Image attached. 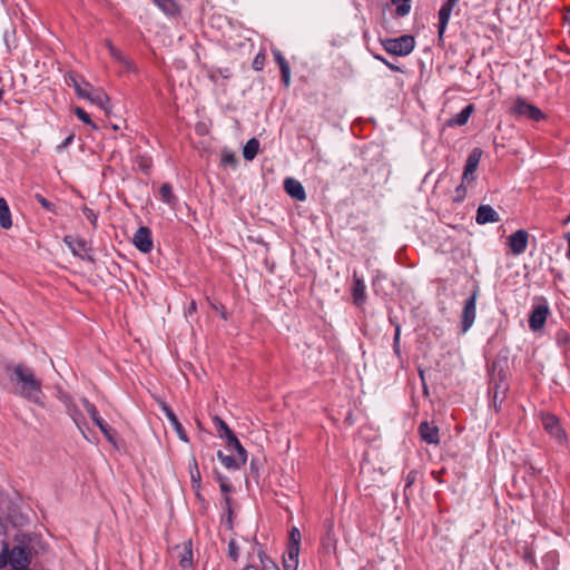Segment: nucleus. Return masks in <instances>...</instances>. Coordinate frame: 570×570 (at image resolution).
Returning a JSON list of instances; mask_svg holds the SVG:
<instances>
[{
    "instance_id": "obj_1",
    "label": "nucleus",
    "mask_w": 570,
    "mask_h": 570,
    "mask_svg": "<svg viewBox=\"0 0 570 570\" xmlns=\"http://www.w3.org/2000/svg\"><path fill=\"white\" fill-rule=\"evenodd\" d=\"M4 370L17 395L45 407L42 381L30 366L23 363L7 364Z\"/></svg>"
},
{
    "instance_id": "obj_2",
    "label": "nucleus",
    "mask_w": 570,
    "mask_h": 570,
    "mask_svg": "<svg viewBox=\"0 0 570 570\" xmlns=\"http://www.w3.org/2000/svg\"><path fill=\"white\" fill-rule=\"evenodd\" d=\"M384 50L393 56H409L415 48V39L411 35H403L396 38L381 39Z\"/></svg>"
},
{
    "instance_id": "obj_3",
    "label": "nucleus",
    "mask_w": 570,
    "mask_h": 570,
    "mask_svg": "<svg viewBox=\"0 0 570 570\" xmlns=\"http://www.w3.org/2000/svg\"><path fill=\"white\" fill-rule=\"evenodd\" d=\"M2 564H9L11 570H30V558L27 549L21 546H16L11 550L2 551L0 554Z\"/></svg>"
},
{
    "instance_id": "obj_4",
    "label": "nucleus",
    "mask_w": 570,
    "mask_h": 570,
    "mask_svg": "<svg viewBox=\"0 0 570 570\" xmlns=\"http://www.w3.org/2000/svg\"><path fill=\"white\" fill-rule=\"evenodd\" d=\"M510 115L517 118H527L533 121H540L544 114L534 105L529 104L524 98L518 97L510 107Z\"/></svg>"
},
{
    "instance_id": "obj_5",
    "label": "nucleus",
    "mask_w": 570,
    "mask_h": 570,
    "mask_svg": "<svg viewBox=\"0 0 570 570\" xmlns=\"http://www.w3.org/2000/svg\"><path fill=\"white\" fill-rule=\"evenodd\" d=\"M480 294V287L478 285L474 286L471 295L464 302L462 313H461V332L466 333L473 325L476 317V299Z\"/></svg>"
},
{
    "instance_id": "obj_6",
    "label": "nucleus",
    "mask_w": 570,
    "mask_h": 570,
    "mask_svg": "<svg viewBox=\"0 0 570 570\" xmlns=\"http://www.w3.org/2000/svg\"><path fill=\"white\" fill-rule=\"evenodd\" d=\"M77 96L81 99L90 101L106 112L109 110L108 95L102 89L95 88L87 81H83V87Z\"/></svg>"
},
{
    "instance_id": "obj_7",
    "label": "nucleus",
    "mask_w": 570,
    "mask_h": 570,
    "mask_svg": "<svg viewBox=\"0 0 570 570\" xmlns=\"http://www.w3.org/2000/svg\"><path fill=\"white\" fill-rule=\"evenodd\" d=\"M169 552H170L171 559L177 561L178 564L184 570L193 568L194 552H193V542L190 539L185 540L184 542L174 546Z\"/></svg>"
},
{
    "instance_id": "obj_8",
    "label": "nucleus",
    "mask_w": 570,
    "mask_h": 570,
    "mask_svg": "<svg viewBox=\"0 0 570 570\" xmlns=\"http://www.w3.org/2000/svg\"><path fill=\"white\" fill-rule=\"evenodd\" d=\"M58 399L65 405L67 413L72 419L75 424L83 433L82 425L86 424L85 417L72 396L69 393L59 392Z\"/></svg>"
},
{
    "instance_id": "obj_9",
    "label": "nucleus",
    "mask_w": 570,
    "mask_h": 570,
    "mask_svg": "<svg viewBox=\"0 0 570 570\" xmlns=\"http://www.w3.org/2000/svg\"><path fill=\"white\" fill-rule=\"evenodd\" d=\"M132 244L139 252L144 254L150 253L154 247L151 230L146 226L139 227L134 234Z\"/></svg>"
},
{
    "instance_id": "obj_10",
    "label": "nucleus",
    "mask_w": 570,
    "mask_h": 570,
    "mask_svg": "<svg viewBox=\"0 0 570 570\" xmlns=\"http://www.w3.org/2000/svg\"><path fill=\"white\" fill-rule=\"evenodd\" d=\"M529 233L525 229H518L508 238V246L515 256L521 255L528 247Z\"/></svg>"
},
{
    "instance_id": "obj_11",
    "label": "nucleus",
    "mask_w": 570,
    "mask_h": 570,
    "mask_svg": "<svg viewBox=\"0 0 570 570\" xmlns=\"http://www.w3.org/2000/svg\"><path fill=\"white\" fill-rule=\"evenodd\" d=\"M482 149L481 148H474L470 155L468 156V159L465 161L462 180L463 183L470 184L475 179L474 173L478 169L479 163L482 157Z\"/></svg>"
},
{
    "instance_id": "obj_12",
    "label": "nucleus",
    "mask_w": 570,
    "mask_h": 570,
    "mask_svg": "<svg viewBox=\"0 0 570 570\" xmlns=\"http://www.w3.org/2000/svg\"><path fill=\"white\" fill-rule=\"evenodd\" d=\"M458 2L459 0H446L439 10L438 33L440 39L443 38L451 17V12Z\"/></svg>"
},
{
    "instance_id": "obj_13",
    "label": "nucleus",
    "mask_w": 570,
    "mask_h": 570,
    "mask_svg": "<svg viewBox=\"0 0 570 570\" xmlns=\"http://www.w3.org/2000/svg\"><path fill=\"white\" fill-rule=\"evenodd\" d=\"M549 314V306L547 303L534 306L529 317V327L532 331H539L543 327L547 316Z\"/></svg>"
},
{
    "instance_id": "obj_14",
    "label": "nucleus",
    "mask_w": 570,
    "mask_h": 570,
    "mask_svg": "<svg viewBox=\"0 0 570 570\" xmlns=\"http://www.w3.org/2000/svg\"><path fill=\"white\" fill-rule=\"evenodd\" d=\"M419 433L421 439L428 444L438 445L440 443L439 428L428 421L419 425Z\"/></svg>"
},
{
    "instance_id": "obj_15",
    "label": "nucleus",
    "mask_w": 570,
    "mask_h": 570,
    "mask_svg": "<svg viewBox=\"0 0 570 570\" xmlns=\"http://www.w3.org/2000/svg\"><path fill=\"white\" fill-rule=\"evenodd\" d=\"M63 242L76 256L83 257L90 250V246L83 238L68 235L65 236Z\"/></svg>"
},
{
    "instance_id": "obj_16",
    "label": "nucleus",
    "mask_w": 570,
    "mask_h": 570,
    "mask_svg": "<svg viewBox=\"0 0 570 570\" xmlns=\"http://www.w3.org/2000/svg\"><path fill=\"white\" fill-rule=\"evenodd\" d=\"M284 189L292 198L298 202H304L306 199V193L303 185L295 178H286L284 180Z\"/></svg>"
},
{
    "instance_id": "obj_17",
    "label": "nucleus",
    "mask_w": 570,
    "mask_h": 570,
    "mask_svg": "<svg viewBox=\"0 0 570 570\" xmlns=\"http://www.w3.org/2000/svg\"><path fill=\"white\" fill-rule=\"evenodd\" d=\"M542 423H543L546 431L550 435H552L553 438H556L557 440H560V441L564 439V436H566L564 431L561 428L560 422L557 419V416H554L552 414H547L546 416H543Z\"/></svg>"
},
{
    "instance_id": "obj_18",
    "label": "nucleus",
    "mask_w": 570,
    "mask_h": 570,
    "mask_svg": "<svg viewBox=\"0 0 570 570\" xmlns=\"http://www.w3.org/2000/svg\"><path fill=\"white\" fill-rule=\"evenodd\" d=\"M499 220V214L490 205L479 206L475 215V222L479 225H484L488 223H498Z\"/></svg>"
},
{
    "instance_id": "obj_19",
    "label": "nucleus",
    "mask_w": 570,
    "mask_h": 570,
    "mask_svg": "<svg viewBox=\"0 0 570 570\" xmlns=\"http://www.w3.org/2000/svg\"><path fill=\"white\" fill-rule=\"evenodd\" d=\"M161 410H163L165 416L170 422V424L174 428V430L177 432L179 439L185 441V442H187L188 441L187 434H186L181 423L179 422L177 415L171 410V407L169 405H167L166 403H163L161 404Z\"/></svg>"
},
{
    "instance_id": "obj_20",
    "label": "nucleus",
    "mask_w": 570,
    "mask_h": 570,
    "mask_svg": "<svg viewBox=\"0 0 570 570\" xmlns=\"http://www.w3.org/2000/svg\"><path fill=\"white\" fill-rule=\"evenodd\" d=\"M365 289L366 286L364 284V281L360 278L356 273L353 275V287H352V296L354 304L356 306H362L365 303Z\"/></svg>"
},
{
    "instance_id": "obj_21",
    "label": "nucleus",
    "mask_w": 570,
    "mask_h": 570,
    "mask_svg": "<svg viewBox=\"0 0 570 570\" xmlns=\"http://www.w3.org/2000/svg\"><path fill=\"white\" fill-rule=\"evenodd\" d=\"M273 56L276 63L279 66L283 83L285 87H288L291 83V67L278 49L273 50Z\"/></svg>"
},
{
    "instance_id": "obj_22",
    "label": "nucleus",
    "mask_w": 570,
    "mask_h": 570,
    "mask_svg": "<svg viewBox=\"0 0 570 570\" xmlns=\"http://www.w3.org/2000/svg\"><path fill=\"white\" fill-rule=\"evenodd\" d=\"M473 111L474 105L469 104L459 114L448 119L446 125L449 127L464 126L469 121Z\"/></svg>"
},
{
    "instance_id": "obj_23",
    "label": "nucleus",
    "mask_w": 570,
    "mask_h": 570,
    "mask_svg": "<svg viewBox=\"0 0 570 570\" xmlns=\"http://www.w3.org/2000/svg\"><path fill=\"white\" fill-rule=\"evenodd\" d=\"M226 443L228 450L236 452V458L240 463H246L247 461V451L240 444L239 440L236 435L229 436V440Z\"/></svg>"
},
{
    "instance_id": "obj_24",
    "label": "nucleus",
    "mask_w": 570,
    "mask_h": 570,
    "mask_svg": "<svg viewBox=\"0 0 570 570\" xmlns=\"http://www.w3.org/2000/svg\"><path fill=\"white\" fill-rule=\"evenodd\" d=\"M109 55L120 65L124 66L126 70H131L134 68L132 61H130L119 49H117L109 40L106 41Z\"/></svg>"
},
{
    "instance_id": "obj_25",
    "label": "nucleus",
    "mask_w": 570,
    "mask_h": 570,
    "mask_svg": "<svg viewBox=\"0 0 570 570\" xmlns=\"http://www.w3.org/2000/svg\"><path fill=\"white\" fill-rule=\"evenodd\" d=\"M153 2L167 16H179L180 9L175 0H153Z\"/></svg>"
},
{
    "instance_id": "obj_26",
    "label": "nucleus",
    "mask_w": 570,
    "mask_h": 570,
    "mask_svg": "<svg viewBox=\"0 0 570 570\" xmlns=\"http://www.w3.org/2000/svg\"><path fill=\"white\" fill-rule=\"evenodd\" d=\"M191 464H189V472H190V481H191V488L195 491L196 495L200 498V487H202V476L200 472L196 462V459L193 458Z\"/></svg>"
},
{
    "instance_id": "obj_27",
    "label": "nucleus",
    "mask_w": 570,
    "mask_h": 570,
    "mask_svg": "<svg viewBox=\"0 0 570 570\" xmlns=\"http://www.w3.org/2000/svg\"><path fill=\"white\" fill-rule=\"evenodd\" d=\"M0 226L4 229L12 226L10 208L4 198H0Z\"/></svg>"
},
{
    "instance_id": "obj_28",
    "label": "nucleus",
    "mask_w": 570,
    "mask_h": 570,
    "mask_svg": "<svg viewBox=\"0 0 570 570\" xmlns=\"http://www.w3.org/2000/svg\"><path fill=\"white\" fill-rule=\"evenodd\" d=\"M214 425L216 428L217 434L220 439H224L225 442L229 440V436H234V432L229 429L224 420L219 416H214L213 419Z\"/></svg>"
},
{
    "instance_id": "obj_29",
    "label": "nucleus",
    "mask_w": 570,
    "mask_h": 570,
    "mask_svg": "<svg viewBox=\"0 0 570 570\" xmlns=\"http://www.w3.org/2000/svg\"><path fill=\"white\" fill-rule=\"evenodd\" d=\"M259 150V141L256 138L247 140L243 148V156L246 160L252 161Z\"/></svg>"
},
{
    "instance_id": "obj_30",
    "label": "nucleus",
    "mask_w": 570,
    "mask_h": 570,
    "mask_svg": "<svg viewBox=\"0 0 570 570\" xmlns=\"http://www.w3.org/2000/svg\"><path fill=\"white\" fill-rule=\"evenodd\" d=\"M81 403H82L83 407L86 409V411L88 412V414L90 415L94 423L98 428L100 425H102L104 423H106L105 420L99 415V412H98L97 407L95 406V404H92L88 399L83 397L81 400Z\"/></svg>"
},
{
    "instance_id": "obj_31",
    "label": "nucleus",
    "mask_w": 570,
    "mask_h": 570,
    "mask_svg": "<svg viewBox=\"0 0 570 570\" xmlns=\"http://www.w3.org/2000/svg\"><path fill=\"white\" fill-rule=\"evenodd\" d=\"M217 458L228 470H238L242 465H244V463H240L236 456L234 458L232 455H226L223 451L217 452Z\"/></svg>"
},
{
    "instance_id": "obj_32",
    "label": "nucleus",
    "mask_w": 570,
    "mask_h": 570,
    "mask_svg": "<svg viewBox=\"0 0 570 570\" xmlns=\"http://www.w3.org/2000/svg\"><path fill=\"white\" fill-rule=\"evenodd\" d=\"M159 195H160L163 202H165L168 205H175L177 202V197L175 196V194L173 191V186L169 183H164L160 186Z\"/></svg>"
},
{
    "instance_id": "obj_33",
    "label": "nucleus",
    "mask_w": 570,
    "mask_h": 570,
    "mask_svg": "<svg viewBox=\"0 0 570 570\" xmlns=\"http://www.w3.org/2000/svg\"><path fill=\"white\" fill-rule=\"evenodd\" d=\"M395 6V16L405 17L411 11V0H390Z\"/></svg>"
},
{
    "instance_id": "obj_34",
    "label": "nucleus",
    "mask_w": 570,
    "mask_h": 570,
    "mask_svg": "<svg viewBox=\"0 0 570 570\" xmlns=\"http://www.w3.org/2000/svg\"><path fill=\"white\" fill-rule=\"evenodd\" d=\"M220 164L225 167L228 166L235 168L237 166V157L235 153L229 149L222 150Z\"/></svg>"
},
{
    "instance_id": "obj_35",
    "label": "nucleus",
    "mask_w": 570,
    "mask_h": 570,
    "mask_svg": "<svg viewBox=\"0 0 570 570\" xmlns=\"http://www.w3.org/2000/svg\"><path fill=\"white\" fill-rule=\"evenodd\" d=\"M99 430L105 435V438L108 440V442H110L114 446L117 448L116 431L108 423H104L102 425H100Z\"/></svg>"
},
{
    "instance_id": "obj_36",
    "label": "nucleus",
    "mask_w": 570,
    "mask_h": 570,
    "mask_svg": "<svg viewBox=\"0 0 570 570\" xmlns=\"http://www.w3.org/2000/svg\"><path fill=\"white\" fill-rule=\"evenodd\" d=\"M322 543L325 548H334L336 544V539L333 533V523L330 522L327 525L326 534L322 539Z\"/></svg>"
},
{
    "instance_id": "obj_37",
    "label": "nucleus",
    "mask_w": 570,
    "mask_h": 570,
    "mask_svg": "<svg viewBox=\"0 0 570 570\" xmlns=\"http://www.w3.org/2000/svg\"><path fill=\"white\" fill-rule=\"evenodd\" d=\"M73 111H75V115L78 117L79 120H81L82 122L89 125L94 129H98L96 124L91 120L89 114L86 112V110L83 108L76 107Z\"/></svg>"
},
{
    "instance_id": "obj_38",
    "label": "nucleus",
    "mask_w": 570,
    "mask_h": 570,
    "mask_svg": "<svg viewBox=\"0 0 570 570\" xmlns=\"http://www.w3.org/2000/svg\"><path fill=\"white\" fill-rule=\"evenodd\" d=\"M223 508L226 511V524L228 528L233 527V509H232V498L228 495L224 497Z\"/></svg>"
},
{
    "instance_id": "obj_39",
    "label": "nucleus",
    "mask_w": 570,
    "mask_h": 570,
    "mask_svg": "<svg viewBox=\"0 0 570 570\" xmlns=\"http://www.w3.org/2000/svg\"><path fill=\"white\" fill-rule=\"evenodd\" d=\"M466 184L461 183L454 190V195L452 196L453 203H462L466 197Z\"/></svg>"
},
{
    "instance_id": "obj_40",
    "label": "nucleus",
    "mask_w": 570,
    "mask_h": 570,
    "mask_svg": "<svg viewBox=\"0 0 570 570\" xmlns=\"http://www.w3.org/2000/svg\"><path fill=\"white\" fill-rule=\"evenodd\" d=\"M66 81H67L68 86H72L73 87V89L76 91V95H78L81 91L82 87H83V81L85 80L82 79L80 81L79 77L77 75L70 73Z\"/></svg>"
},
{
    "instance_id": "obj_41",
    "label": "nucleus",
    "mask_w": 570,
    "mask_h": 570,
    "mask_svg": "<svg viewBox=\"0 0 570 570\" xmlns=\"http://www.w3.org/2000/svg\"><path fill=\"white\" fill-rule=\"evenodd\" d=\"M232 72L229 68H218L209 73V79L213 81H217L218 77L224 79L230 78Z\"/></svg>"
},
{
    "instance_id": "obj_42",
    "label": "nucleus",
    "mask_w": 570,
    "mask_h": 570,
    "mask_svg": "<svg viewBox=\"0 0 570 570\" xmlns=\"http://www.w3.org/2000/svg\"><path fill=\"white\" fill-rule=\"evenodd\" d=\"M400 337H401V326L395 323V333L393 337V351L397 357H401V347H400Z\"/></svg>"
},
{
    "instance_id": "obj_43",
    "label": "nucleus",
    "mask_w": 570,
    "mask_h": 570,
    "mask_svg": "<svg viewBox=\"0 0 570 570\" xmlns=\"http://www.w3.org/2000/svg\"><path fill=\"white\" fill-rule=\"evenodd\" d=\"M35 198L37 199V202L42 206V208H45L46 210L50 212V213H53L56 214V206L53 203L49 202L47 198H45L42 195L40 194H36L35 195Z\"/></svg>"
},
{
    "instance_id": "obj_44",
    "label": "nucleus",
    "mask_w": 570,
    "mask_h": 570,
    "mask_svg": "<svg viewBox=\"0 0 570 570\" xmlns=\"http://www.w3.org/2000/svg\"><path fill=\"white\" fill-rule=\"evenodd\" d=\"M228 557L233 561H237V559L239 557V547L234 539L229 540V542H228Z\"/></svg>"
},
{
    "instance_id": "obj_45",
    "label": "nucleus",
    "mask_w": 570,
    "mask_h": 570,
    "mask_svg": "<svg viewBox=\"0 0 570 570\" xmlns=\"http://www.w3.org/2000/svg\"><path fill=\"white\" fill-rule=\"evenodd\" d=\"M301 539H302L301 531L296 527H293L289 530V542H288V544L298 546L299 547Z\"/></svg>"
},
{
    "instance_id": "obj_46",
    "label": "nucleus",
    "mask_w": 570,
    "mask_h": 570,
    "mask_svg": "<svg viewBox=\"0 0 570 570\" xmlns=\"http://www.w3.org/2000/svg\"><path fill=\"white\" fill-rule=\"evenodd\" d=\"M264 65H265V53L261 51L255 56L252 67L254 70L261 71L264 68Z\"/></svg>"
},
{
    "instance_id": "obj_47",
    "label": "nucleus",
    "mask_w": 570,
    "mask_h": 570,
    "mask_svg": "<svg viewBox=\"0 0 570 570\" xmlns=\"http://www.w3.org/2000/svg\"><path fill=\"white\" fill-rule=\"evenodd\" d=\"M417 475H419V473H417V471H415V470H411V471L406 474V476H405V487H404V492H405V493H406V490H407L409 488H411V487L415 483V481H416V479H417Z\"/></svg>"
},
{
    "instance_id": "obj_48",
    "label": "nucleus",
    "mask_w": 570,
    "mask_h": 570,
    "mask_svg": "<svg viewBox=\"0 0 570 570\" xmlns=\"http://www.w3.org/2000/svg\"><path fill=\"white\" fill-rule=\"evenodd\" d=\"M82 213L86 216V218L94 225V227H96L98 215L95 213V210L89 207H85L82 209Z\"/></svg>"
},
{
    "instance_id": "obj_49",
    "label": "nucleus",
    "mask_w": 570,
    "mask_h": 570,
    "mask_svg": "<svg viewBox=\"0 0 570 570\" xmlns=\"http://www.w3.org/2000/svg\"><path fill=\"white\" fill-rule=\"evenodd\" d=\"M283 566L284 570H297L298 561L295 559H289L286 556H284Z\"/></svg>"
},
{
    "instance_id": "obj_50",
    "label": "nucleus",
    "mask_w": 570,
    "mask_h": 570,
    "mask_svg": "<svg viewBox=\"0 0 570 570\" xmlns=\"http://www.w3.org/2000/svg\"><path fill=\"white\" fill-rule=\"evenodd\" d=\"M298 554H299V547L288 544L285 556L289 559H295L298 561Z\"/></svg>"
},
{
    "instance_id": "obj_51",
    "label": "nucleus",
    "mask_w": 570,
    "mask_h": 570,
    "mask_svg": "<svg viewBox=\"0 0 570 570\" xmlns=\"http://www.w3.org/2000/svg\"><path fill=\"white\" fill-rule=\"evenodd\" d=\"M374 58L379 61H381L382 63H384L390 70L392 71H401V68L393 65L392 62L387 61L383 56L381 55H375Z\"/></svg>"
},
{
    "instance_id": "obj_52",
    "label": "nucleus",
    "mask_w": 570,
    "mask_h": 570,
    "mask_svg": "<svg viewBox=\"0 0 570 570\" xmlns=\"http://www.w3.org/2000/svg\"><path fill=\"white\" fill-rule=\"evenodd\" d=\"M258 557L264 568H267L269 563L275 566L273 560H271L263 550L258 551Z\"/></svg>"
},
{
    "instance_id": "obj_53",
    "label": "nucleus",
    "mask_w": 570,
    "mask_h": 570,
    "mask_svg": "<svg viewBox=\"0 0 570 570\" xmlns=\"http://www.w3.org/2000/svg\"><path fill=\"white\" fill-rule=\"evenodd\" d=\"M219 488L223 493H228L232 491V485L228 484L226 478L219 476Z\"/></svg>"
},
{
    "instance_id": "obj_54",
    "label": "nucleus",
    "mask_w": 570,
    "mask_h": 570,
    "mask_svg": "<svg viewBox=\"0 0 570 570\" xmlns=\"http://www.w3.org/2000/svg\"><path fill=\"white\" fill-rule=\"evenodd\" d=\"M498 387H499V386H498V385H495V390H494V392H493V397H492V399H493V400H492V402H493V405H494L495 407L498 406V401H500V402H501V401L503 400V397H504V391L502 392V397H500V393H499Z\"/></svg>"
},
{
    "instance_id": "obj_55",
    "label": "nucleus",
    "mask_w": 570,
    "mask_h": 570,
    "mask_svg": "<svg viewBox=\"0 0 570 570\" xmlns=\"http://www.w3.org/2000/svg\"><path fill=\"white\" fill-rule=\"evenodd\" d=\"M150 166H151V163H150V160H149V159L141 160V161L139 163V167H140V169H141L144 173H147V171L149 170Z\"/></svg>"
},
{
    "instance_id": "obj_56",
    "label": "nucleus",
    "mask_w": 570,
    "mask_h": 570,
    "mask_svg": "<svg viewBox=\"0 0 570 570\" xmlns=\"http://www.w3.org/2000/svg\"><path fill=\"white\" fill-rule=\"evenodd\" d=\"M73 140V135H69L62 142L61 145L58 146V149H62L65 147H67L68 145H70Z\"/></svg>"
},
{
    "instance_id": "obj_57",
    "label": "nucleus",
    "mask_w": 570,
    "mask_h": 570,
    "mask_svg": "<svg viewBox=\"0 0 570 570\" xmlns=\"http://www.w3.org/2000/svg\"><path fill=\"white\" fill-rule=\"evenodd\" d=\"M196 311H197V304H196V302H195V301H191V302L189 303V306H188V307H187V309H186V314H189V315H190V314L195 313Z\"/></svg>"
},
{
    "instance_id": "obj_58",
    "label": "nucleus",
    "mask_w": 570,
    "mask_h": 570,
    "mask_svg": "<svg viewBox=\"0 0 570 570\" xmlns=\"http://www.w3.org/2000/svg\"><path fill=\"white\" fill-rule=\"evenodd\" d=\"M566 239L568 240V250H567V257L570 259V232L567 233Z\"/></svg>"
},
{
    "instance_id": "obj_59",
    "label": "nucleus",
    "mask_w": 570,
    "mask_h": 570,
    "mask_svg": "<svg viewBox=\"0 0 570 570\" xmlns=\"http://www.w3.org/2000/svg\"><path fill=\"white\" fill-rule=\"evenodd\" d=\"M244 570H259V569H258L257 567H255V566H250V564H249V566H246V567L244 568Z\"/></svg>"
},
{
    "instance_id": "obj_60",
    "label": "nucleus",
    "mask_w": 570,
    "mask_h": 570,
    "mask_svg": "<svg viewBox=\"0 0 570 570\" xmlns=\"http://www.w3.org/2000/svg\"><path fill=\"white\" fill-rule=\"evenodd\" d=\"M4 91L0 88V101L3 99Z\"/></svg>"
},
{
    "instance_id": "obj_61",
    "label": "nucleus",
    "mask_w": 570,
    "mask_h": 570,
    "mask_svg": "<svg viewBox=\"0 0 570 570\" xmlns=\"http://www.w3.org/2000/svg\"><path fill=\"white\" fill-rule=\"evenodd\" d=\"M566 52H567L568 55H570V50H569V49H568V50H566Z\"/></svg>"
}]
</instances>
